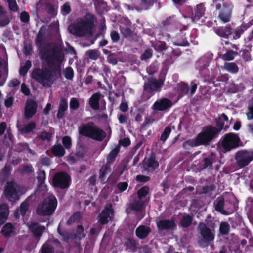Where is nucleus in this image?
Masks as SVG:
<instances>
[{"instance_id": "nucleus-14", "label": "nucleus", "mask_w": 253, "mask_h": 253, "mask_svg": "<svg viewBox=\"0 0 253 253\" xmlns=\"http://www.w3.org/2000/svg\"><path fill=\"white\" fill-rule=\"evenodd\" d=\"M172 105V101L167 98H162L153 104L152 109L154 111H164L169 109Z\"/></svg>"}, {"instance_id": "nucleus-8", "label": "nucleus", "mask_w": 253, "mask_h": 253, "mask_svg": "<svg viewBox=\"0 0 253 253\" xmlns=\"http://www.w3.org/2000/svg\"><path fill=\"white\" fill-rule=\"evenodd\" d=\"M23 193V188L13 180L7 181L4 186L3 194L9 202L18 201Z\"/></svg>"}, {"instance_id": "nucleus-4", "label": "nucleus", "mask_w": 253, "mask_h": 253, "mask_svg": "<svg viewBox=\"0 0 253 253\" xmlns=\"http://www.w3.org/2000/svg\"><path fill=\"white\" fill-rule=\"evenodd\" d=\"M78 130L80 135L97 141L101 142L106 137L105 131L93 122L82 125L79 127Z\"/></svg>"}, {"instance_id": "nucleus-16", "label": "nucleus", "mask_w": 253, "mask_h": 253, "mask_svg": "<svg viewBox=\"0 0 253 253\" xmlns=\"http://www.w3.org/2000/svg\"><path fill=\"white\" fill-rule=\"evenodd\" d=\"M159 231L173 230L176 228V225L174 219H162L156 222Z\"/></svg>"}, {"instance_id": "nucleus-27", "label": "nucleus", "mask_w": 253, "mask_h": 253, "mask_svg": "<svg viewBox=\"0 0 253 253\" xmlns=\"http://www.w3.org/2000/svg\"><path fill=\"white\" fill-rule=\"evenodd\" d=\"M111 171V165L106 163L103 165L101 168L99 170V178L101 180V182L103 184H105L107 182L106 177L107 174L110 172Z\"/></svg>"}, {"instance_id": "nucleus-40", "label": "nucleus", "mask_w": 253, "mask_h": 253, "mask_svg": "<svg viewBox=\"0 0 253 253\" xmlns=\"http://www.w3.org/2000/svg\"><path fill=\"white\" fill-rule=\"evenodd\" d=\"M10 21L9 18L6 14V12L4 11L3 7L0 5V26H5L8 24Z\"/></svg>"}, {"instance_id": "nucleus-48", "label": "nucleus", "mask_w": 253, "mask_h": 253, "mask_svg": "<svg viewBox=\"0 0 253 253\" xmlns=\"http://www.w3.org/2000/svg\"><path fill=\"white\" fill-rule=\"evenodd\" d=\"M100 51L97 49H90L88 50L86 53V56L90 59L96 60L100 56Z\"/></svg>"}, {"instance_id": "nucleus-43", "label": "nucleus", "mask_w": 253, "mask_h": 253, "mask_svg": "<svg viewBox=\"0 0 253 253\" xmlns=\"http://www.w3.org/2000/svg\"><path fill=\"white\" fill-rule=\"evenodd\" d=\"M224 68L225 70L232 74H236L239 71V68L235 62H226Z\"/></svg>"}, {"instance_id": "nucleus-1", "label": "nucleus", "mask_w": 253, "mask_h": 253, "mask_svg": "<svg viewBox=\"0 0 253 253\" xmlns=\"http://www.w3.org/2000/svg\"><path fill=\"white\" fill-rule=\"evenodd\" d=\"M64 55L62 52L53 51L48 55V59H41L44 61L48 68H35L31 73V78L44 87H51L53 84L54 76L58 77L61 75V64Z\"/></svg>"}, {"instance_id": "nucleus-10", "label": "nucleus", "mask_w": 253, "mask_h": 253, "mask_svg": "<svg viewBox=\"0 0 253 253\" xmlns=\"http://www.w3.org/2000/svg\"><path fill=\"white\" fill-rule=\"evenodd\" d=\"M219 134L220 130L211 125H209L204 126L198 135L203 145L207 146L209 145L211 141L217 138Z\"/></svg>"}, {"instance_id": "nucleus-18", "label": "nucleus", "mask_w": 253, "mask_h": 253, "mask_svg": "<svg viewBox=\"0 0 253 253\" xmlns=\"http://www.w3.org/2000/svg\"><path fill=\"white\" fill-rule=\"evenodd\" d=\"M217 160L216 155L214 152H211L207 157L204 158L201 162L202 169H212V165Z\"/></svg>"}, {"instance_id": "nucleus-52", "label": "nucleus", "mask_w": 253, "mask_h": 253, "mask_svg": "<svg viewBox=\"0 0 253 253\" xmlns=\"http://www.w3.org/2000/svg\"><path fill=\"white\" fill-rule=\"evenodd\" d=\"M171 132V128L170 126H167L164 129V131L161 134L160 137V140L163 142H165L169 137Z\"/></svg>"}, {"instance_id": "nucleus-37", "label": "nucleus", "mask_w": 253, "mask_h": 253, "mask_svg": "<svg viewBox=\"0 0 253 253\" xmlns=\"http://www.w3.org/2000/svg\"><path fill=\"white\" fill-rule=\"evenodd\" d=\"M152 46L158 52H162L168 49L166 43L164 41H156L152 43Z\"/></svg>"}, {"instance_id": "nucleus-46", "label": "nucleus", "mask_w": 253, "mask_h": 253, "mask_svg": "<svg viewBox=\"0 0 253 253\" xmlns=\"http://www.w3.org/2000/svg\"><path fill=\"white\" fill-rule=\"evenodd\" d=\"M192 216L187 214L182 217L180 221V224L183 228H187L189 227L193 221Z\"/></svg>"}, {"instance_id": "nucleus-39", "label": "nucleus", "mask_w": 253, "mask_h": 253, "mask_svg": "<svg viewBox=\"0 0 253 253\" xmlns=\"http://www.w3.org/2000/svg\"><path fill=\"white\" fill-rule=\"evenodd\" d=\"M86 237L84 228L82 225H78L76 229L75 233L72 235V238L78 240H81Z\"/></svg>"}, {"instance_id": "nucleus-2", "label": "nucleus", "mask_w": 253, "mask_h": 253, "mask_svg": "<svg viewBox=\"0 0 253 253\" xmlns=\"http://www.w3.org/2000/svg\"><path fill=\"white\" fill-rule=\"evenodd\" d=\"M95 17L93 14L87 13L84 19L80 18L69 26V32L78 37H83L92 34Z\"/></svg>"}, {"instance_id": "nucleus-55", "label": "nucleus", "mask_w": 253, "mask_h": 253, "mask_svg": "<svg viewBox=\"0 0 253 253\" xmlns=\"http://www.w3.org/2000/svg\"><path fill=\"white\" fill-rule=\"evenodd\" d=\"M149 187L147 186H144L137 191L138 198L141 200L145 197L149 192Z\"/></svg>"}, {"instance_id": "nucleus-9", "label": "nucleus", "mask_w": 253, "mask_h": 253, "mask_svg": "<svg viewBox=\"0 0 253 253\" xmlns=\"http://www.w3.org/2000/svg\"><path fill=\"white\" fill-rule=\"evenodd\" d=\"M234 5L229 0H222V4L216 3L215 9L218 11L217 18L223 23L231 21L232 17Z\"/></svg>"}, {"instance_id": "nucleus-11", "label": "nucleus", "mask_w": 253, "mask_h": 253, "mask_svg": "<svg viewBox=\"0 0 253 253\" xmlns=\"http://www.w3.org/2000/svg\"><path fill=\"white\" fill-rule=\"evenodd\" d=\"M71 180V177L67 173L65 172H58L53 177L52 185L55 188L67 189L70 186Z\"/></svg>"}, {"instance_id": "nucleus-17", "label": "nucleus", "mask_w": 253, "mask_h": 253, "mask_svg": "<svg viewBox=\"0 0 253 253\" xmlns=\"http://www.w3.org/2000/svg\"><path fill=\"white\" fill-rule=\"evenodd\" d=\"M156 154L152 152L148 158H145L143 160V165L145 168H151L152 170H154L158 169L159 166L158 162L156 160Z\"/></svg>"}, {"instance_id": "nucleus-53", "label": "nucleus", "mask_w": 253, "mask_h": 253, "mask_svg": "<svg viewBox=\"0 0 253 253\" xmlns=\"http://www.w3.org/2000/svg\"><path fill=\"white\" fill-rule=\"evenodd\" d=\"M32 66V63L31 61L27 60L24 65L23 67H21L19 69V74L21 76H25L27 74L28 70Z\"/></svg>"}, {"instance_id": "nucleus-41", "label": "nucleus", "mask_w": 253, "mask_h": 253, "mask_svg": "<svg viewBox=\"0 0 253 253\" xmlns=\"http://www.w3.org/2000/svg\"><path fill=\"white\" fill-rule=\"evenodd\" d=\"M37 179L38 180V186L39 188L42 187H46L45 181L46 179V173L44 170H39L38 171Z\"/></svg>"}, {"instance_id": "nucleus-26", "label": "nucleus", "mask_w": 253, "mask_h": 253, "mask_svg": "<svg viewBox=\"0 0 253 253\" xmlns=\"http://www.w3.org/2000/svg\"><path fill=\"white\" fill-rule=\"evenodd\" d=\"M68 109L67 100L64 98H62L60 100L58 109L57 114V118L61 120L63 119L65 116V112Z\"/></svg>"}, {"instance_id": "nucleus-25", "label": "nucleus", "mask_w": 253, "mask_h": 253, "mask_svg": "<svg viewBox=\"0 0 253 253\" xmlns=\"http://www.w3.org/2000/svg\"><path fill=\"white\" fill-rule=\"evenodd\" d=\"M101 94L100 92L93 93L90 97L88 104L90 107L94 110H98L99 109V101L100 100Z\"/></svg>"}, {"instance_id": "nucleus-56", "label": "nucleus", "mask_w": 253, "mask_h": 253, "mask_svg": "<svg viewBox=\"0 0 253 253\" xmlns=\"http://www.w3.org/2000/svg\"><path fill=\"white\" fill-rule=\"evenodd\" d=\"M63 74L66 79L72 80L74 75L73 68L70 66L66 67L63 71Z\"/></svg>"}, {"instance_id": "nucleus-20", "label": "nucleus", "mask_w": 253, "mask_h": 253, "mask_svg": "<svg viewBox=\"0 0 253 253\" xmlns=\"http://www.w3.org/2000/svg\"><path fill=\"white\" fill-rule=\"evenodd\" d=\"M205 12V7L203 3H200L196 5L192 11L191 19L193 22H197L204 16Z\"/></svg>"}, {"instance_id": "nucleus-32", "label": "nucleus", "mask_w": 253, "mask_h": 253, "mask_svg": "<svg viewBox=\"0 0 253 253\" xmlns=\"http://www.w3.org/2000/svg\"><path fill=\"white\" fill-rule=\"evenodd\" d=\"M8 215V209L4 205H0V227L6 221Z\"/></svg>"}, {"instance_id": "nucleus-38", "label": "nucleus", "mask_w": 253, "mask_h": 253, "mask_svg": "<svg viewBox=\"0 0 253 253\" xmlns=\"http://www.w3.org/2000/svg\"><path fill=\"white\" fill-rule=\"evenodd\" d=\"M14 231L13 225L11 223H7L3 226L1 232L5 237H10Z\"/></svg>"}, {"instance_id": "nucleus-15", "label": "nucleus", "mask_w": 253, "mask_h": 253, "mask_svg": "<svg viewBox=\"0 0 253 253\" xmlns=\"http://www.w3.org/2000/svg\"><path fill=\"white\" fill-rule=\"evenodd\" d=\"M38 104L31 99H27L25 108L24 116L26 119H31L37 112Z\"/></svg>"}, {"instance_id": "nucleus-31", "label": "nucleus", "mask_w": 253, "mask_h": 253, "mask_svg": "<svg viewBox=\"0 0 253 253\" xmlns=\"http://www.w3.org/2000/svg\"><path fill=\"white\" fill-rule=\"evenodd\" d=\"M155 2V0H141L140 6L135 7V9L137 11H141L142 10H147L152 7Z\"/></svg>"}, {"instance_id": "nucleus-21", "label": "nucleus", "mask_w": 253, "mask_h": 253, "mask_svg": "<svg viewBox=\"0 0 253 253\" xmlns=\"http://www.w3.org/2000/svg\"><path fill=\"white\" fill-rule=\"evenodd\" d=\"M151 232V229L149 226L141 225L136 229L135 235L139 239H144Z\"/></svg>"}, {"instance_id": "nucleus-23", "label": "nucleus", "mask_w": 253, "mask_h": 253, "mask_svg": "<svg viewBox=\"0 0 253 253\" xmlns=\"http://www.w3.org/2000/svg\"><path fill=\"white\" fill-rule=\"evenodd\" d=\"M214 31L218 36L225 39L229 38V36L233 34V29L229 26L218 27Z\"/></svg>"}, {"instance_id": "nucleus-57", "label": "nucleus", "mask_w": 253, "mask_h": 253, "mask_svg": "<svg viewBox=\"0 0 253 253\" xmlns=\"http://www.w3.org/2000/svg\"><path fill=\"white\" fill-rule=\"evenodd\" d=\"M80 107V103L76 98H71L70 101V108L72 110H77Z\"/></svg>"}, {"instance_id": "nucleus-45", "label": "nucleus", "mask_w": 253, "mask_h": 253, "mask_svg": "<svg viewBox=\"0 0 253 253\" xmlns=\"http://www.w3.org/2000/svg\"><path fill=\"white\" fill-rule=\"evenodd\" d=\"M36 124L35 122L31 121L24 126L21 129V131L24 134H28L31 132L36 129Z\"/></svg>"}, {"instance_id": "nucleus-58", "label": "nucleus", "mask_w": 253, "mask_h": 253, "mask_svg": "<svg viewBox=\"0 0 253 253\" xmlns=\"http://www.w3.org/2000/svg\"><path fill=\"white\" fill-rule=\"evenodd\" d=\"M71 11L69 2H65L61 7V13L63 15H67Z\"/></svg>"}, {"instance_id": "nucleus-29", "label": "nucleus", "mask_w": 253, "mask_h": 253, "mask_svg": "<svg viewBox=\"0 0 253 253\" xmlns=\"http://www.w3.org/2000/svg\"><path fill=\"white\" fill-rule=\"evenodd\" d=\"M249 27V25L246 23H242L240 26L236 27L233 30V39L237 40L240 38L241 36Z\"/></svg>"}, {"instance_id": "nucleus-33", "label": "nucleus", "mask_w": 253, "mask_h": 253, "mask_svg": "<svg viewBox=\"0 0 253 253\" xmlns=\"http://www.w3.org/2000/svg\"><path fill=\"white\" fill-rule=\"evenodd\" d=\"M215 210L223 215H227L229 213L224 210V199L223 197L218 198L216 202H214Z\"/></svg>"}, {"instance_id": "nucleus-30", "label": "nucleus", "mask_w": 253, "mask_h": 253, "mask_svg": "<svg viewBox=\"0 0 253 253\" xmlns=\"http://www.w3.org/2000/svg\"><path fill=\"white\" fill-rule=\"evenodd\" d=\"M120 147L119 145H117L112 149L106 157V163L111 165V164L115 161L117 156L120 152Z\"/></svg>"}, {"instance_id": "nucleus-24", "label": "nucleus", "mask_w": 253, "mask_h": 253, "mask_svg": "<svg viewBox=\"0 0 253 253\" xmlns=\"http://www.w3.org/2000/svg\"><path fill=\"white\" fill-rule=\"evenodd\" d=\"M201 145H203V144L198 134L195 139L185 141L182 144V147L184 149H188L189 147H196Z\"/></svg>"}, {"instance_id": "nucleus-49", "label": "nucleus", "mask_w": 253, "mask_h": 253, "mask_svg": "<svg viewBox=\"0 0 253 253\" xmlns=\"http://www.w3.org/2000/svg\"><path fill=\"white\" fill-rule=\"evenodd\" d=\"M40 250L41 253H54L55 249L52 245L45 243L41 247Z\"/></svg>"}, {"instance_id": "nucleus-13", "label": "nucleus", "mask_w": 253, "mask_h": 253, "mask_svg": "<svg viewBox=\"0 0 253 253\" xmlns=\"http://www.w3.org/2000/svg\"><path fill=\"white\" fill-rule=\"evenodd\" d=\"M198 230L201 236V239L199 241V244L202 245V243L210 244L213 242L215 238V231L209 229L204 225L198 226Z\"/></svg>"}, {"instance_id": "nucleus-19", "label": "nucleus", "mask_w": 253, "mask_h": 253, "mask_svg": "<svg viewBox=\"0 0 253 253\" xmlns=\"http://www.w3.org/2000/svg\"><path fill=\"white\" fill-rule=\"evenodd\" d=\"M29 229L34 237L35 239H39L45 231V227L44 226L39 225L38 223L33 222L29 225Z\"/></svg>"}, {"instance_id": "nucleus-50", "label": "nucleus", "mask_w": 253, "mask_h": 253, "mask_svg": "<svg viewBox=\"0 0 253 253\" xmlns=\"http://www.w3.org/2000/svg\"><path fill=\"white\" fill-rule=\"evenodd\" d=\"M81 217L80 212H76L73 213L66 222L67 225H71L75 222H78Z\"/></svg>"}, {"instance_id": "nucleus-59", "label": "nucleus", "mask_w": 253, "mask_h": 253, "mask_svg": "<svg viewBox=\"0 0 253 253\" xmlns=\"http://www.w3.org/2000/svg\"><path fill=\"white\" fill-rule=\"evenodd\" d=\"M62 142L65 149H69L71 148L72 146V140L70 136H64L62 138Z\"/></svg>"}, {"instance_id": "nucleus-22", "label": "nucleus", "mask_w": 253, "mask_h": 253, "mask_svg": "<svg viewBox=\"0 0 253 253\" xmlns=\"http://www.w3.org/2000/svg\"><path fill=\"white\" fill-rule=\"evenodd\" d=\"M12 167L6 164L0 171V184L2 185L8 180L11 174Z\"/></svg>"}, {"instance_id": "nucleus-36", "label": "nucleus", "mask_w": 253, "mask_h": 253, "mask_svg": "<svg viewBox=\"0 0 253 253\" xmlns=\"http://www.w3.org/2000/svg\"><path fill=\"white\" fill-rule=\"evenodd\" d=\"M224 121H228V117L224 113H222L221 116L215 119V122L217 126L216 127L218 130H220V132L224 128Z\"/></svg>"}, {"instance_id": "nucleus-6", "label": "nucleus", "mask_w": 253, "mask_h": 253, "mask_svg": "<svg viewBox=\"0 0 253 253\" xmlns=\"http://www.w3.org/2000/svg\"><path fill=\"white\" fill-rule=\"evenodd\" d=\"M57 203L55 196L50 195L38 205L36 213L38 215L41 216L52 215L57 208Z\"/></svg>"}, {"instance_id": "nucleus-62", "label": "nucleus", "mask_w": 253, "mask_h": 253, "mask_svg": "<svg viewBox=\"0 0 253 253\" xmlns=\"http://www.w3.org/2000/svg\"><path fill=\"white\" fill-rule=\"evenodd\" d=\"M153 54V51L151 49H147L141 55L140 59L142 60H146L151 58Z\"/></svg>"}, {"instance_id": "nucleus-54", "label": "nucleus", "mask_w": 253, "mask_h": 253, "mask_svg": "<svg viewBox=\"0 0 253 253\" xmlns=\"http://www.w3.org/2000/svg\"><path fill=\"white\" fill-rule=\"evenodd\" d=\"M230 231V225L226 222H221L220 224L219 232L221 235H227Z\"/></svg>"}, {"instance_id": "nucleus-7", "label": "nucleus", "mask_w": 253, "mask_h": 253, "mask_svg": "<svg viewBox=\"0 0 253 253\" xmlns=\"http://www.w3.org/2000/svg\"><path fill=\"white\" fill-rule=\"evenodd\" d=\"M163 84L164 81L162 79L157 80L153 77L148 78L143 85V92L141 96V100L142 101L148 100L154 95L156 92L160 91Z\"/></svg>"}, {"instance_id": "nucleus-28", "label": "nucleus", "mask_w": 253, "mask_h": 253, "mask_svg": "<svg viewBox=\"0 0 253 253\" xmlns=\"http://www.w3.org/2000/svg\"><path fill=\"white\" fill-rule=\"evenodd\" d=\"M189 88L187 84L180 82L177 84L176 91L179 98L186 95L189 92Z\"/></svg>"}, {"instance_id": "nucleus-61", "label": "nucleus", "mask_w": 253, "mask_h": 253, "mask_svg": "<svg viewBox=\"0 0 253 253\" xmlns=\"http://www.w3.org/2000/svg\"><path fill=\"white\" fill-rule=\"evenodd\" d=\"M248 112L246 113L248 120H253V101L249 102L248 106Z\"/></svg>"}, {"instance_id": "nucleus-60", "label": "nucleus", "mask_w": 253, "mask_h": 253, "mask_svg": "<svg viewBox=\"0 0 253 253\" xmlns=\"http://www.w3.org/2000/svg\"><path fill=\"white\" fill-rule=\"evenodd\" d=\"M57 232L62 237L63 240L66 242H68L70 239V236L68 232L66 231H62L60 225L57 228Z\"/></svg>"}, {"instance_id": "nucleus-44", "label": "nucleus", "mask_w": 253, "mask_h": 253, "mask_svg": "<svg viewBox=\"0 0 253 253\" xmlns=\"http://www.w3.org/2000/svg\"><path fill=\"white\" fill-rule=\"evenodd\" d=\"M110 210L106 209L102 211L99 215L98 221L102 225L107 224L108 222V218L109 216V211Z\"/></svg>"}, {"instance_id": "nucleus-3", "label": "nucleus", "mask_w": 253, "mask_h": 253, "mask_svg": "<svg viewBox=\"0 0 253 253\" xmlns=\"http://www.w3.org/2000/svg\"><path fill=\"white\" fill-rule=\"evenodd\" d=\"M241 143L238 134L229 132L220 138L217 143V149L221 156L223 154L239 148Z\"/></svg>"}, {"instance_id": "nucleus-51", "label": "nucleus", "mask_w": 253, "mask_h": 253, "mask_svg": "<svg viewBox=\"0 0 253 253\" xmlns=\"http://www.w3.org/2000/svg\"><path fill=\"white\" fill-rule=\"evenodd\" d=\"M238 54V53L236 51H233L232 50H228L226 53L223 56V58L224 60L230 61L234 59L235 56Z\"/></svg>"}, {"instance_id": "nucleus-64", "label": "nucleus", "mask_w": 253, "mask_h": 253, "mask_svg": "<svg viewBox=\"0 0 253 253\" xmlns=\"http://www.w3.org/2000/svg\"><path fill=\"white\" fill-rule=\"evenodd\" d=\"M28 209L29 205L27 202H23L21 204L19 208V211L23 216H24L26 215Z\"/></svg>"}, {"instance_id": "nucleus-35", "label": "nucleus", "mask_w": 253, "mask_h": 253, "mask_svg": "<svg viewBox=\"0 0 253 253\" xmlns=\"http://www.w3.org/2000/svg\"><path fill=\"white\" fill-rule=\"evenodd\" d=\"M51 152L56 157H61L65 154V148L60 144L54 145L51 148Z\"/></svg>"}, {"instance_id": "nucleus-63", "label": "nucleus", "mask_w": 253, "mask_h": 253, "mask_svg": "<svg viewBox=\"0 0 253 253\" xmlns=\"http://www.w3.org/2000/svg\"><path fill=\"white\" fill-rule=\"evenodd\" d=\"M20 19L21 22L28 23L30 21V15L27 11H22L20 14Z\"/></svg>"}, {"instance_id": "nucleus-12", "label": "nucleus", "mask_w": 253, "mask_h": 253, "mask_svg": "<svg viewBox=\"0 0 253 253\" xmlns=\"http://www.w3.org/2000/svg\"><path fill=\"white\" fill-rule=\"evenodd\" d=\"M235 159L237 165L240 168H243L250 164L253 159V156L246 150H240L236 152Z\"/></svg>"}, {"instance_id": "nucleus-47", "label": "nucleus", "mask_w": 253, "mask_h": 253, "mask_svg": "<svg viewBox=\"0 0 253 253\" xmlns=\"http://www.w3.org/2000/svg\"><path fill=\"white\" fill-rule=\"evenodd\" d=\"M216 186L214 184L210 185H205L202 187L200 191L201 194L211 195L215 190Z\"/></svg>"}, {"instance_id": "nucleus-34", "label": "nucleus", "mask_w": 253, "mask_h": 253, "mask_svg": "<svg viewBox=\"0 0 253 253\" xmlns=\"http://www.w3.org/2000/svg\"><path fill=\"white\" fill-rule=\"evenodd\" d=\"M204 225L205 227L209 229L214 230V228L216 226L214 218L211 216H208L205 220V222L204 223L200 222L198 226H201V225Z\"/></svg>"}, {"instance_id": "nucleus-42", "label": "nucleus", "mask_w": 253, "mask_h": 253, "mask_svg": "<svg viewBox=\"0 0 253 253\" xmlns=\"http://www.w3.org/2000/svg\"><path fill=\"white\" fill-rule=\"evenodd\" d=\"M144 202L139 199L138 200L134 201L130 205V209L134 211L140 212L143 210Z\"/></svg>"}, {"instance_id": "nucleus-5", "label": "nucleus", "mask_w": 253, "mask_h": 253, "mask_svg": "<svg viewBox=\"0 0 253 253\" xmlns=\"http://www.w3.org/2000/svg\"><path fill=\"white\" fill-rule=\"evenodd\" d=\"M47 30L46 26H42L35 38V43L38 48L40 59H48V55H51L54 51L56 52H62L60 50L55 48H50L45 46H43L45 41V35Z\"/></svg>"}]
</instances>
